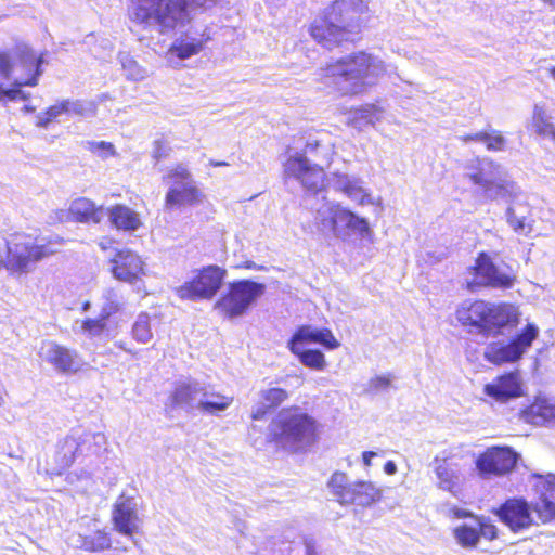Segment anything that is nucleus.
<instances>
[{"label":"nucleus","mask_w":555,"mask_h":555,"mask_svg":"<svg viewBox=\"0 0 555 555\" xmlns=\"http://www.w3.org/2000/svg\"><path fill=\"white\" fill-rule=\"evenodd\" d=\"M369 17L364 0H333L313 18L308 31L319 46L331 51L354 43Z\"/></svg>","instance_id":"f257e3e1"},{"label":"nucleus","mask_w":555,"mask_h":555,"mask_svg":"<svg viewBox=\"0 0 555 555\" xmlns=\"http://www.w3.org/2000/svg\"><path fill=\"white\" fill-rule=\"evenodd\" d=\"M376 56L358 51L332 61L318 69V81L338 96L365 92L377 77Z\"/></svg>","instance_id":"f03ea898"},{"label":"nucleus","mask_w":555,"mask_h":555,"mask_svg":"<svg viewBox=\"0 0 555 555\" xmlns=\"http://www.w3.org/2000/svg\"><path fill=\"white\" fill-rule=\"evenodd\" d=\"M218 0H128L129 21L144 28L156 26L165 34L190 21V9H207Z\"/></svg>","instance_id":"7ed1b4c3"},{"label":"nucleus","mask_w":555,"mask_h":555,"mask_svg":"<svg viewBox=\"0 0 555 555\" xmlns=\"http://www.w3.org/2000/svg\"><path fill=\"white\" fill-rule=\"evenodd\" d=\"M320 424L299 406L292 405L283 409L272 418L267 436V442L276 449L294 452L306 451L318 442Z\"/></svg>","instance_id":"20e7f679"},{"label":"nucleus","mask_w":555,"mask_h":555,"mask_svg":"<svg viewBox=\"0 0 555 555\" xmlns=\"http://www.w3.org/2000/svg\"><path fill=\"white\" fill-rule=\"evenodd\" d=\"M455 317L468 333L485 337L498 336L504 328L518 322L517 313L512 306L485 300H464L457 307Z\"/></svg>","instance_id":"39448f33"},{"label":"nucleus","mask_w":555,"mask_h":555,"mask_svg":"<svg viewBox=\"0 0 555 555\" xmlns=\"http://www.w3.org/2000/svg\"><path fill=\"white\" fill-rule=\"evenodd\" d=\"M470 280H466L467 289L476 292L479 288L506 291L516 282L513 268L504 261H498L486 251H481L475 259L474 266L468 267Z\"/></svg>","instance_id":"423d86ee"},{"label":"nucleus","mask_w":555,"mask_h":555,"mask_svg":"<svg viewBox=\"0 0 555 555\" xmlns=\"http://www.w3.org/2000/svg\"><path fill=\"white\" fill-rule=\"evenodd\" d=\"M467 177L474 184L483 189V194L490 199H504L515 203L521 194L520 188L506 179L503 168L490 158L477 159L476 170Z\"/></svg>","instance_id":"0eeeda50"},{"label":"nucleus","mask_w":555,"mask_h":555,"mask_svg":"<svg viewBox=\"0 0 555 555\" xmlns=\"http://www.w3.org/2000/svg\"><path fill=\"white\" fill-rule=\"evenodd\" d=\"M264 292V285L250 280L229 283L225 292L216 300L214 308L224 319H236L245 314Z\"/></svg>","instance_id":"6e6552de"},{"label":"nucleus","mask_w":555,"mask_h":555,"mask_svg":"<svg viewBox=\"0 0 555 555\" xmlns=\"http://www.w3.org/2000/svg\"><path fill=\"white\" fill-rule=\"evenodd\" d=\"M227 270L217 264H207L196 270L194 275L175 288L181 300H210L221 289Z\"/></svg>","instance_id":"1a4fd4ad"},{"label":"nucleus","mask_w":555,"mask_h":555,"mask_svg":"<svg viewBox=\"0 0 555 555\" xmlns=\"http://www.w3.org/2000/svg\"><path fill=\"white\" fill-rule=\"evenodd\" d=\"M539 336V327L528 323L526 327L508 341H492L485 348V359L495 365L519 361Z\"/></svg>","instance_id":"9d476101"},{"label":"nucleus","mask_w":555,"mask_h":555,"mask_svg":"<svg viewBox=\"0 0 555 555\" xmlns=\"http://www.w3.org/2000/svg\"><path fill=\"white\" fill-rule=\"evenodd\" d=\"M518 460L519 454L512 447L493 446L478 455L475 465L481 479H491L512 473Z\"/></svg>","instance_id":"9b49d317"},{"label":"nucleus","mask_w":555,"mask_h":555,"mask_svg":"<svg viewBox=\"0 0 555 555\" xmlns=\"http://www.w3.org/2000/svg\"><path fill=\"white\" fill-rule=\"evenodd\" d=\"M492 514L513 533L528 530L535 524L532 505L524 498L505 500L492 509Z\"/></svg>","instance_id":"f8f14e48"},{"label":"nucleus","mask_w":555,"mask_h":555,"mask_svg":"<svg viewBox=\"0 0 555 555\" xmlns=\"http://www.w3.org/2000/svg\"><path fill=\"white\" fill-rule=\"evenodd\" d=\"M287 177L298 180L304 188L318 193L326 186V172L323 166L310 165L305 155L289 157L284 164Z\"/></svg>","instance_id":"ddd939ff"},{"label":"nucleus","mask_w":555,"mask_h":555,"mask_svg":"<svg viewBox=\"0 0 555 555\" xmlns=\"http://www.w3.org/2000/svg\"><path fill=\"white\" fill-rule=\"evenodd\" d=\"M452 533L460 546L472 550L478 546L481 538L488 541L498 539L499 529L490 517L481 515V517H474V521L455 527Z\"/></svg>","instance_id":"4468645a"},{"label":"nucleus","mask_w":555,"mask_h":555,"mask_svg":"<svg viewBox=\"0 0 555 555\" xmlns=\"http://www.w3.org/2000/svg\"><path fill=\"white\" fill-rule=\"evenodd\" d=\"M328 487L340 504H367L373 498V487L369 482H348L346 474L336 472L332 475Z\"/></svg>","instance_id":"2eb2a0df"},{"label":"nucleus","mask_w":555,"mask_h":555,"mask_svg":"<svg viewBox=\"0 0 555 555\" xmlns=\"http://www.w3.org/2000/svg\"><path fill=\"white\" fill-rule=\"evenodd\" d=\"M109 262L113 276L120 282L134 284L145 275L144 261L130 248L118 249Z\"/></svg>","instance_id":"dca6fc26"},{"label":"nucleus","mask_w":555,"mask_h":555,"mask_svg":"<svg viewBox=\"0 0 555 555\" xmlns=\"http://www.w3.org/2000/svg\"><path fill=\"white\" fill-rule=\"evenodd\" d=\"M39 356L61 374L70 375L80 371L77 352L54 340H44Z\"/></svg>","instance_id":"f3484780"},{"label":"nucleus","mask_w":555,"mask_h":555,"mask_svg":"<svg viewBox=\"0 0 555 555\" xmlns=\"http://www.w3.org/2000/svg\"><path fill=\"white\" fill-rule=\"evenodd\" d=\"M112 522L114 529L125 537L132 538L140 532V518L132 498L120 495L113 504Z\"/></svg>","instance_id":"a211bd4d"},{"label":"nucleus","mask_w":555,"mask_h":555,"mask_svg":"<svg viewBox=\"0 0 555 555\" xmlns=\"http://www.w3.org/2000/svg\"><path fill=\"white\" fill-rule=\"evenodd\" d=\"M328 224L336 236L344 237L350 233H358L361 236L370 235V227L366 220L339 205L331 207Z\"/></svg>","instance_id":"6ab92c4d"},{"label":"nucleus","mask_w":555,"mask_h":555,"mask_svg":"<svg viewBox=\"0 0 555 555\" xmlns=\"http://www.w3.org/2000/svg\"><path fill=\"white\" fill-rule=\"evenodd\" d=\"M485 393L500 402H507L524 395L522 382L518 371L508 372L495 377L485 385Z\"/></svg>","instance_id":"aec40b11"},{"label":"nucleus","mask_w":555,"mask_h":555,"mask_svg":"<svg viewBox=\"0 0 555 555\" xmlns=\"http://www.w3.org/2000/svg\"><path fill=\"white\" fill-rule=\"evenodd\" d=\"M308 344H319L328 350L337 349L340 346L330 328L323 327L317 330L312 328L310 325H301L288 340L287 347H304Z\"/></svg>","instance_id":"412c9836"},{"label":"nucleus","mask_w":555,"mask_h":555,"mask_svg":"<svg viewBox=\"0 0 555 555\" xmlns=\"http://www.w3.org/2000/svg\"><path fill=\"white\" fill-rule=\"evenodd\" d=\"M79 548L89 553H100L112 547V538L105 528H101L95 519L81 527L78 533Z\"/></svg>","instance_id":"4be33fe9"},{"label":"nucleus","mask_w":555,"mask_h":555,"mask_svg":"<svg viewBox=\"0 0 555 555\" xmlns=\"http://www.w3.org/2000/svg\"><path fill=\"white\" fill-rule=\"evenodd\" d=\"M204 199V193L193 182L182 183L180 186L168 189L164 198V206L171 210L183 206H196L202 204Z\"/></svg>","instance_id":"5701e85b"},{"label":"nucleus","mask_w":555,"mask_h":555,"mask_svg":"<svg viewBox=\"0 0 555 555\" xmlns=\"http://www.w3.org/2000/svg\"><path fill=\"white\" fill-rule=\"evenodd\" d=\"M68 218L79 223H99L102 220L103 208L86 197H79L72 202Z\"/></svg>","instance_id":"b1692460"},{"label":"nucleus","mask_w":555,"mask_h":555,"mask_svg":"<svg viewBox=\"0 0 555 555\" xmlns=\"http://www.w3.org/2000/svg\"><path fill=\"white\" fill-rule=\"evenodd\" d=\"M107 214L112 225L117 230L135 231L142 224L139 214L122 204L109 207Z\"/></svg>","instance_id":"393cba45"},{"label":"nucleus","mask_w":555,"mask_h":555,"mask_svg":"<svg viewBox=\"0 0 555 555\" xmlns=\"http://www.w3.org/2000/svg\"><path fill=\"white\" fill-rule=\"evenodd\" d=\"M261 399L266 404L255 409L250 415L253 421L266 418V416L274 409L280 406L288 399V392L280 387L269 388L261 392Z\"/></svg>","instance_id":"a878e982"},{"label":"nucleus","mask_w":555,"mask_h":555,"mask_svg":"<svg viewBox=\"0 0 555 555\" xmlns=\"http://www.w3.org/2000/svg\"><path fill=\"white\" fill-rule=\"evenodd\" d=\"M119 311V305L116 302H108L102 309L98 318L86 319L82 321L81 330L90 336H99L107 331L108 319Z\"/></svg>","instance_id":"bb28decb"},{"label":"nucleus","mask_w":555,"mask_h":555,"mask_svg":"<svg viewBox=\"0 0 555 555\" xmlns=\"http://www.w3.org/2000/svg\"><path fill=\"white\" fill-rule=\"evenodd\" d=\"M288 349L302 365L310 370L323 371L327 365L325 356L318 349H304V347H288Z\"/></svg>","instance_id":"cd10ccee"},{"label":"nucleus","mask_w":555,"mask_h":555,"mask_svg":"<svg viewBox=\"0 0 555 555\" xmlns=\"http://www.w3.org/2000/svg\"><path fill=\"white\" fill-rule=\"evenodd\" d=\"M211 40V37L207 35L198 40H193L191 42L186 41H178L172 43L169 48V52L175 54L179 60H185L193 55L198 54L204 48L205 44Z\"/></svg>","instance_id":"c85d7f7f"},{"label":"nucleus","mask_w":555,"mask_h":555,"mask_svg":"<svg viewBox=\"0 0 555 555\" xmlns=\"http://www.w3.org/2000/svg\"><path fill=\"white\" fill-rule=\"evenodd\" d=\"M463 140L485 143L487 150L492 152L503 151L506 145V139L498 130L476 132L464 137Z\"/></svg>","instance_id":"c756f323"},{"label":"nucleus","mask_w":555,"mask_h":555,"mask_svg":"<svg viewBox=\"0 0 555 555\" xmlns=\"http://www.w3.org/2000/svg\"><path fill=\"white\" fill-rule=\"evenodd\" d=\"M528 415L532 416L531 422L541 424L545 422L555 423V405L545 399H539L528 409Z\"/></svg>","instance_id":"7c9ffc66"},{"label":"nucleus","mask_w":555,"mask_h":555,"mask_svg":"<svg viewBox=\"0 0 555 555\" xmlns=\"http://www.w3.org/2000/svg\"><path fill=\"white\" fill-rule=\"evenodd\" d=\"M131 337L139 344H147L153 338L151 318L149 313L141 312L131 328Z\"/></svg>","instance_id":"2f4dec72"},{"label":"nucleus","mask_w":555,"mask_h":555,"mask_svg":"<svg viewBox=\"0 0 555 555\" xmlns=\"http://www.w3.org/2000/svg\"><path fill=\"white\" fill-rule=\"evenodd\" d=\"M197 393V389L191 384H181L175 388L170 398L169 404L172 409L190 404Z\"/></svg>","instance_id":"473e14b6"},{"label":"nucleus","mask_w":555,"mask_h":555,"mask_svg":"<svg viewBox=\"0 0 555 555\" xmlns=\"http://www.w3.org/2000/svg\"><path fill=\"white\" fill-rule=\"evenodd\" d=\"M528 209L522 205H509L506 209V221L517 233H526V214Z\"/></svg>","instance_id":"72a5a7b5"},{"label":"nucleus","mask_w":555,"mask_h":555,"mask_svg":"<svg viewBox=\"0 0 555 555\" xmlns=\"http://www.w3.org/2000/svg\"><path fill=\"white\" fill-rule=\"evenodd\" d=\"M532 508L543 522L555 521L554 496H539V501L532 505Z\"/></svg>","instance_id":"f704fd0d"},{"label":"nucleus","mask_w":555,"mask_h":555,"mask_svg":"<svg viewBox=\"0 0 555 555\" xmlns=\"http://www.w3.org/2000/svg\"><path fill=\"white\" fill-rule=\"evenodd\" d=\"M436 475L441 489L454 492L457 487V476L454 470L446 464L438 465Z\"/></svg>","instance_id":"c9c22d12"},{"label":"nucleus","mask_w":555,"mask_h":555,"mask_svg":"<svg viewBox=\"0 0 555 555\" xmlns=\"http://www.w3.org/2000/svg\"><path fill=\"white\" fill-rule=\"evenodd\" d=\"M212 397H215L214 401L210 400H204L198 403V408L203 410L204 412L215 414L220 411H224L228 409L232 402V397H227L220 393H214Z\"/></svg>","instance_id":"e433bc0d"},{"label":"nucleus","mask_w":555,"mask_h":555,"mask_svg":"<svg viewBox=\"0 0 555 555\" xmlns=\"http://www.w3.org/2000/svg\"><path fill=\"white\" fill-rule=\"evenodd\" d=\"M88 150L102 157V158H108L116 155V149L113 143L106 142V141H90L87 143Z\"/></svg>","instance_id":"4c0bfd02"},{"label":"nucleus","mask_w":555,"mask_h":555,"mask_svg":"<svg viewBox=\"0 0 555 555\" xmlns=\"http://www.w3.org/2000/svg\"><path fill=\"white\" fill-rule=\"evenodd\" d=\"M163 179L172 182H180L181 184L193 182L191 172L181 164H178L175 167L170 168Z\"/></svg>","instance_id":"58836bf2"},{"label":"nucleus","mask_w":555,"mask_h":555,"mask_svg":"<svg viewBox=\"0 0 555 555\" xmlns=\"http://www.w3.org/2000/svg\"><path fill=\"white\" fill-rule=\"evenodd\" d=\"M540 481L535 485L539 496H554L555 475L548 474L546 477H539Z\"/></svg>","instance_id":"ea45409f"},{"label":"nucleus","mask_w":555,"mask_h":555,"mask_svg":"<svg viewBox=\"0 0 555 555\" xmlns=\"http://www.w3.org/2000/svg\"><path fill=\"white\" fill-rule=\"evenodd\" d=\"M40 64H41V61L39 59L31 60L29 62V65L34 68V70H33V74L30 75V77L23 81H15L14 86L18 87V88L24 87V86H29V87L37 86L38 78L41 74Z\"/></svg>","instance_id":"a19ab883"},{"label":"nucleus","mask_w":555,"mask_h":555,"mask_svg":"<svg viewBox=\"0 0 555 555\" xmlns=\"http://www.w3.org/2000/svg\"><path fill=\"white\" fill-rule=\"evenodd\" d=\"M171 147L166 140H156L153 143L152 157L155 162H160L169 156Z\"/></svg>","instance_id":"79ce46f5"},{"label":"nucleus","mask_w":555,"mask_h":555,"mask_svg":"<svg viewBox=\"0 0 555 555\" xmlns=\"http://www.w3.org/2000/svg\"><path fill=\"white\" fill-rule=\"evenodd\" d=\"M60 114H82L83 107L79 102H70L69 100H63L56 103Z\"/></svg>","instance_id":"37998d69"},{"label":"nucleus","mask_w":555,"mask_h":555,"mask_svg":"<svg viewBox=\"0 0 555 555\" xmlns=\"http://www.w3.org/2000/svg\"><path fill=\"white\" fill-rule=\"evenodd\" d=\"M13 70V61L10 54L0 50V76L9 78Z\"/></svg>","instance_id":"c03bdc74"},{"label":"nucleus","mask_w":555,"mask_h":555,"mask_svg":"<svg viewBox=\"0 0 555 555\" xmlns=\"http://www.w3.org/2000/svg\"><path fill=\"white\" fill-rule=\"evenodd\" d=\"M61 114L56 104L51 105L43 112V116L38 120V126L46 128L48 125L53 122Z\"/></svg>","instance_id":"a18cd8bd"},{"label":"nucleus","mask_w":555,"mask_h":555,"mask_svg":"<svg viewBox=\"0 0 555 555\" xmlns=\"http://www.w3.org/2000/svg\"><path fill=\"white\" fill-rule=\"evenodd\" d=\"M341 189L349 197L354 199L359 198L360 204L364 203L362 190L359 186L354 185L351 182H346Z\"/></svg>","instance_id":"49530a36"},{"label":"nucleus","mask_w":555,"mask_h":555,"mask_svg":"<svg viewBox=\"0 0 555 555\" xmlns=\"http://www.w3.org/2000/svg\"><path fill=\"white\" fill-rule=\"evenodd\" d=\"M322 141L317 138L308 139L304 149L305 154H311L317 157L319 155V150L322 147Z\"/></svg>","instance_id":"de8ad7c7"},{"label":"nucleus","mask_w":555,"mask_h":555,"mask_svg":"<svg viewBox=\"0 0 555 555\" xmlns=\"http://www.w3.org/2000/svg\"><path fill=\"white\" fill-rule=\"evenodd\" d=\"M450 513L452 514V516L454 518H457V519L469 518L472 521H474V517H481V515H475L473 512L465 509V508H461V507H453L450 509Z\"/></svg>","instance_id":"09e8293b"},{"label":"nucleus","mask_w":555,"mask_h":555,"mask_svg":"<svg viewBox=\"0 0 555 555\" xmlns=\"http://www.w3.org/2000/svg\"><path fill=\"white\" fill-rule=\"evenodd\" d=\"M537 127V131L540 134L543 135H552V138L555 140V128L551 122H547L546 120L541 121L540 124H534Z\"/></svg>","instance_id":"8fccbe9b"},{"label":"nucleus","mask_w":555,"mask_h":555,"mask_svg":"<svg viewBox=\"0 0 555 555\" xmlns=\"http://www.w3.org/2000/svg\"><path fill=\"white\" fill-rule=\"evenodd\" d=\"M18 94H20L18 90H14V89L3 90L0 88V100H2L3 98H8L10 100H15Z\"/></svg>","instance_id":"3c124183"},{"label":"nucleus","mask_w":555,"mask_h":555,"mask_svg":"<svg viewBox=\"0 0 555 555\" xmlns=\"http://www.w3.org/2000/svg\"><path fill=\"white\" fill-rule=\"evenodd\" d=\"M397 472V465L393 461H387L384 464V473L387 475H393Z\"/></svg>","instance_id":"603ef678"},{"label":"nucleus","mask_w":555,"mask_h":555,"mask_svg":"<svg viewBox=\"0 0 555 555\" xmlns=\"http://www.w3.org/2000/svg\"><path fill=\"white\" fill-rule=\"evenodd\" d=\"M377 454L375 452H372V451H365L363 452L362 454V460H363V463L369 466L371 464V460L373 457H375Z\"/></svg>","instance_id":"864d4df0"},{"label":"nucleus","mask_w":555,"mask_h":555,"mask_svg":"<svg viewBox=\"0 0 555 555\" xmlns=\"http://www.w3.org/2000/svg\"><path fill=\"white\" fill-rule=\"evenodd\" d=\"M544 112L540 108H538V106H535V109H534V116H533V121L534 124H540L541 121H544Z\"/></svg>","instance_id":"5fc2aeb1"},{"label":"nucleus","mask_w":555,"mask_h":555,"mask_svg":"<svg viewBox=\"0 0 555 555\" xmlns=\"http://www.w3.org/2000/svg\"><path fill=\"white\" fill-rule=\"evenodd\" d=\"M235 268L237 269H256L257 266L253 261H244L241 264H237Z\"/></svg>","instance_id":"6e6d98bb"},{"label":"nucleus","mask_w":555,"mask_h":555,"mask_svg":"<svg viewBox=\"0 0 555 555\" xmlns=\"http://www.w3.org/2000/svg\"><path fill=\"white\" fill-rule=\"evenodd\" d=\"M209 165L212 167H225V166H229V163H227L224 160H210Z\"/></svg>","instance_id":"4d7b16f0"},{"label":"nucleus","mask_w":555,"mask_h":555,"mask_svg":"<svg viewBox=\"0 0 555 555\" xmlns=\"http://www.w3.org/2000/svg\"><path fill=\"white\" fill-rule=\"evenodd\" d=\"M383 383H384V392H385L387 390V388L389 387L390 378L388 376L384 375Z\"/></svg>","instance_id":"13d9d810"},{"label":"nucleus","mask_w":555,"mask_h":555,"mask_svg":"<svg viewBox=\"0 0 555 555\" xmlns=\"http://www.w3.org/2000/svg\"><path fill=\"white\" fill-rule=\"evenodd\" d=\"M323 158L325 159L326 164L331 163V154L328 153V151H325V153L323 154Z\"/></svg>","instance_id":"bf43d9fd"},{"label":"nucleus","mask_w":555,"mask_h":555,"mask_svg":"<svg viewBox=\"0 0 555 555\" xmlns=\"http://www.w3.org/2000/svg\"><path fill=\"white\" fill-rule=\"evenodd\" d=\"M543 2L548 4L550 7H555V0H543Z\"/></svg>","instance_id":"052dcab7"},{"label":"nucleus","mask_w":555,"mask_h":555,"mask_svg":"<svg viewBox=\"0 0 555 555\" xmlns=\"http://www.w3.org/2000/svg\"><path fill=\"white\" fill-rule=\"evenodd\" d=\"M551 76L555 80V67L551 68Z\"/></svg>","instance_id":"680f3d73"},{"label":"nucleus","mask_w":555,"mask_h":555,"mask_svg":"<svg viewBox=\"0 0 555 555\" xmlns=\"http://www.w3.org/2000/svg\"><path fill=\"white\" fill-rule=\"evenodd\" d=\"M119 347H120V348H122V349H125L126 351H129L128 349H126V348L124 347V345H120Z\"/></svg>","instance_id":"e2e57ef3"}]
</instances>
